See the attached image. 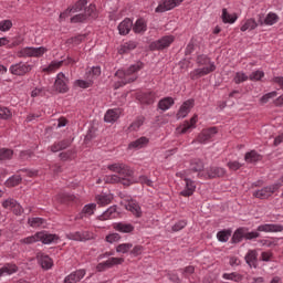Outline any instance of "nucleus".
I'll return each instance as SVG.
<instances>
[{"label":"nucleus","mask_w":283,"mask_h":283,"mask_svg":"<svg viewBox=\"0 0 283 283\" xmlns=\"http://www.w3.org/2000/svg\"><path fill=\"white\" fill-rule=\"evenodd\" d=\"M196 63L199 67L189 73L191 81H198V78H202V76H207L216 70V62L211 61L208 55H198Z\"/></svg>","instance_id":"f257e3e1"},{"label":"nucleus","mask_w":283,"mask_h":283,"mask_svg":"<svg viewBox=\"0 0 283 283\" xmlns=\"http://www.w3.org/2000/svg\"><path fill=\"white\" fill-rule=\"evenodd\" d=\"M143 67H145V63L138 61L125 70H118L115 73V76L122 80V85H127L128 83H134V81L138 78V75H136V73L140 72Z\"/></svg>","instance_id":"f03ea898"},{"label":"nucleus","mask_w":283,"mask_h":283,"mask_svg":"<svg viewBox=\"0 0 283 283\" xmlns=\"http://www.w3.org/2000/svg\"><path fill=\"white\" fill-rule=\"evenodd\" d=\"M107 169L109 171H113L114 174H118L117 176L123 179V185L125 187H129V185L134 184V180H132V176H134V170L129 168L126 164L116 163L107 166Z\"/></svg>","instance_id":"7ed1b4c3"},{"label":"nucleus","mask_w":283,"mask_h":283,"mask_svg":"<svg viewBox=\"0 0 283 283\" xmlns=\"http://www.w3.org/2000/svg\"><path fill=\"white\" fill-rule=\"evenodd\" d=\"M45 52H48V48L45 46H25L17 52V56L18 59H40V56H43Z\"/></svg>","instance_id":"20e7f679"},{"label":"nucleus","mask_w":283,"mask_h":283,"mask_svg":"<svg viewBox=\"0 0 283 283\" xmlns=\"http://www.w3.org/2000/svg\"><path fill=\"white\" fill-rule=\"evenodd\" d=\"M53 92L57 94H67L70 92V77L65 76V73L60 72L56 74Z\"/></svg>","instance_id":"39448f33"},{"label":"nucleus","mask_w":283,"mask_h":283,"mask_svg":"<svg viewBox=\"0 0 283 283\" xmlns=\"http://www.w3.org/2000/svg\"><path fill=\"white\" fill-rule=\"evenodd\" d=\"M9 72L13 76H25V74H30V72H32V65L28 62L20 61L15 64H11Z\"/></svg>","instance_id":"423d86ee"},{"label":"nucleus","mask_w":283,"mask_h":283,"mask_svg":"<svg viewBox=\"0 0 283 283\" xmlns=\"http://www.w3.org/2000/svg\"><path fill=\"white\" fill-rule=\"evenodd\" d=\"M174 41H176L174 35H164L159 40L151 42L149 49L153 52L167 50V48H169Z\"/></svg>","instance_id":"0eeeda50"},{"label":"nucleus","mask_w":283,"mask_h":283,"mask_svg":"<svg viewBox=\"0 0 283 283\" xmlns=\"http://www.w3.org/2000/svg\"><path fill=\"white\" fill-rule=\"evenodd\" d=\"M66 238L74 242H90V240H94V233L91 231H75L66 233Z\"/></svg>","instance_id":"6e6552de"},{"label":"nucleus","mask_w":283,"mask_h":283,"mask_svg":"<svg viewBox=\"0 0 283 283\" xmlns=\"http://www.w3.org/2000/svg\"><path fill=\"white\" fill-rule=\"evenodd\" d=\"M277 191V185H271V186H265L259 190H255L253 192L254 198H259V200H268V198H271L274 192Z\"/></svg>","instance_id":"1a4fd4ad"},{"label":"nucleus","mask_w":283,"mask_h":283,"mask_svg":"<svg viewBox=\"0 0 283 283\" xmlns=\"http://www.w3.org/2000/svg\"><path fill=\"white\" fill-rule=\"evenodd\" d=\"M123 262H125V259H123V258H109L108 260L98 263L96 265V271L98 273H103L104 271H107V269H113V266L123 264Z\"/></svg>","instance_id":"9d476101"},{"label":"nucleus","mask_w":283,"mask_h":283,"mask_svg":"<svg viewBox=\"0 0 283 283\" xmlns=\"http://www.w3.org/2000/svg\"><path fill=\"white\" fill-rule=\"evenodd\" d=\"M182 0H161L157 8L155 9V12L163 13V12H169V10H174V8H178Z\"/></svg>","instance_id":"9b49d317"},{"label":"nucleus","mask_w":283,"mask_h":283,"mask_svg":"<svg viewBox=\"0 0 283 283\" xmlns=\"http://www.w3.org/2000/svg\"><path fill=\"white\" fill-rule=\"evenodd\" d=\"M218 134L217 127H210L202 129L201 133L197 137V143H200L201 145H207L211 138H213Z\"/></svg>","instance_id":"f8f14e48"},{"label":"nucleus","mask_w":283,"mask_h":283,"mask_svg":"<svg viewBox=\"0 0 283 283\" xmlns=\"http://www.w3.org/2000/svg\"><path fill=\"white\" fill-rule=\"evenodd\" d=\"M256 231L262 233H282L283 226L280 223H264L258 226Z\"/></svg>","instance_id":"ddd939ff"},{"label":"nucleus","mask_w":283,"mask_h":283,"mask_svg":"<svg viewBox=\"0 0 283 283\" xmlns=\"http://www.w3.org/2000/svg\"><path fill=\"white\" fill-rule=\"evenodd\" d=\"M85 6H87V0L76 1L74 6L69 7L63 13L60 14V19H65V17L69 14H76V12H81Z\"/></svg>","instance_id":"4468645a"},{"label":"nucleus","mask_w":283,"mask_h":283,"mask_svg":"<svg viewBox=\"0 0 283 283\" xmlns=\"http://www.w3.org/2000/svg\"><path fill=\"white\" fill-rule=\"evenodd\" d=\"M193 105H195L193 99H188V101L184 102L177 113L178 120H180V118H187V116H189V113L191 112V109H193Z\"/></svg>","instance_id":"2eb2a0df"},{"label":"nucleus","mask_w":283,"mask_h":283,"mask_svg":"<svg viewBox=\"0 0 283 283\" xmlns=\"http://www.w3.org/2000/svg\"><path fill=\"white\" fill-rule=\"evenodd\" d=\"M38 240L42 242V244H52L59 242V235L51 234L48 231H40L38 232Z\"/></svg>","instance_id":"dca6fc26"},{"label":"nucleus","mask_w":283,"mask_h":283,"mask_svg":"<svg viewBox=\"0 0 283 283\" xmlns=\"http://www.w3.org/2000/svg\"><path fill=\"white\" fill-rule=\"evenodd\" d=\"M125 209L127 211H130L135 218H143V209L140 208V205L134 199H130L126 205Z\"/></svg>","instance_id":"f3484780"},{"label":"nucleus","mask_w":283,"mask_h":283,"mask_svg":"<svg viewBox=\"0 0 283 283\" xmlns=\"http://www.w3.org/2000/svg\"><path fill=\"white\" fill-rule=\"evenodd\" d=\"M186 182L185 189L179 192V196H184V198H190V196H193L196 193V181L185 178Z\"/></svg>","instance_id":"a211bd4d"},{"label":"nucleus","mask_w":283,"mask_h":283,"mask_svg":"<svg viewBox=\"0 0 283 283\" xmlns=\"http://www.w3.org/2000/svg\"><path fill=\"white\" fill-rule=\"evenodd\" d=\"M133 25H134V21H132V19L129 18L124 19L117 27V30L120 36H127V34L132 32Z\"/></svg>","instance_id":"6ab92c4d"},{"label":"nucleus","mask_w":283,"mask_h":283,"mask_svg":"<svg viewBox=\"0 0 283 283\" xmlns=\"http://www.w3.org/2000/svg\"><path fill=\"white\" fill-rule=\"evenodd\" d=\"M85 270H76L64 277V283H78L85 277Z\"/></svg>","instance_id":"aec40b11"},{"label":"nucleus","mask_w":283,"mask_h":283,"mask_svg":"<svg viewBox=\"0 0 283 283\" xmlns=\"http://www.w3.org/2000/svg\"><path fill=\"white\" fill-rule=\"evenodd\" d=\"M196 123H198V115H193L190 120H186L182 126L178 128L180 134H187L191 132V129H196Z\"/></svg>","instance_id":"412c9836"},{"label":"nucleus","mask_w":283,"mask_h":283,"mask_svg":"<svg viewBox=\"0 0 283 283\" xmlns=\"http://www.w3.org/2000/svg\"><path fill=\"white\" fill-rule=\"evenodd\" d=\"M120 108H111L104 115L105 123H116L120 118Z\"/></svg>","instance_id":"4be33fe9"},{"label":"nucleus","mask_w":283,"mask_h":283,"mask_svg":"<svg viewBox=\"0 0 283 283\" xmlns=\"http://www.w3.org/2000/svg\"><path fill=\"white\" fill-rule=\"evenodd\" d=\"M133 32L135 34H145L147 32V21L145 19L139 18L133 23Z\"/></svg>","instance_id":"5701e85b"},{"label":"nucleus","mask_w":283,"mask_h":283,"mask_svg":"<svg viewBox=\"0 0 283 283\" xmlns=\"http://www.w3.org/2000/svg\"><path fill=\"white\" fill-rule=\"evenodd\" d=\"M72 145V140L70 139H62L60 142H55L53 145L50 146V149L53 154L57 151H63V149H67Z\"/></svg>","instance_id":"b1692460"},{"label":"nucleus","mask_w":283,"mask_h":283,"mask_svg":"<svg viewBox=\"0 0 283 283\" xmlns=\"http://www.w3.org/2000/svg\"><path fill=\"white\" fill-rule=\"evenodd\" d=\"M174 105H176V101L174 99V97H164L158 102L157 107L161 112H167L168 109H171Z\"/></svg>","instance_id":"393cba45"},{"label":"nucleus","mask_w":283,"mask_h":283,"mask_svg":"<svg viewBox=\"0 0 283 283\" xmlns=\"http://www.w3.org/2000/svg\"><path fill=\"white\" fill-rule=\"evenodd\" d=\"M113 229L119 233H132L134 231V226L132 223L117 222L113 224Z\"/></svg>","instance_id":"a878e982"},{"label":"nucleus","mask_w":283,"mask_h":283,"mask_svg":"<svg viewBox=\"0 0 283 283\" xmlns=\"http://www.w3.org/2000/svg\"><path fill=\"white\" fill-rule=\"evenodd\" d=\"M206 174L208 178H220L227 174V170L220 167H209L206 169Z\"/></svg>","instance_id":"bb28decb"},{"label":"nucleus","mask_w":283,"mask_h":283,"mask_svg":"<svg viewBox=\"0 0 283 283\" xmlns=\"http://www.w3.org/2000/svg\"><path fill=\"white\" fill-rule=\"evenodd\" d=\"M39 264L42 269H44V271H50V269H52V266H54V262L52 261V259L46 255V254H41L39 256Z\"/></svg>","instance_id":"cd10ccee"},{"label":"nucleus","mask_w":283,"mask_h":283,"mask_svg":"<svg viewBox=\"0 0 283 283\" xmlns=\"http://www.w3.org/2000/svg\"><path fill=\"white\" fill-rule=\"evenodd\" d=\"M138 48V42L130 40L128 42H124L120 45L119 54H129L133 50H136Z\"/></svg>","instance_id":"c85d7f7f"},{"label":"nucleus","mask_w":283,"mask_h":283,"mask_svg":"<svg viewBox=\"0 0 283 283\" xmlns=\"http://www.w3.org/2000/svg\"><path fill=\"white\" fill-rule=\"evenodd\" d=\"M19 271V268L14 263H7L0 269V277H3V275H12L13 273H17Z\"/></svg>","instance_id":"c756f323"},{"label":"nucleus","mask_w":283,"mask_h":283,"mask_svg":"<svg viewBox=\"0 0 283 283\" xmlns=\"http://www.w3.org/2000/svg\"><path fill=\"white\" fill-rule=\"evenodd\" d=\"M245 262L251 268L256 269V266H258V252L255 250H250L245 254Z\"/></svg>","instance_id":"7c9ffc66"},{"label":"nucleus","mask_w":283,"mask_h":283,"mask_svg":"<svg viewBox=\"0 0 283 283\" xmlns=\"http://www.w3.org/2000/svg\"><path fill=\"white\" fill-rule=\"evenodd\" d=\"M149 144V138L147 137H140L136 139L135 142L130 143L128 145L129 149H143V147H146V145Z\"/></svg>","instance_id":"2f4dec72"},{"label":"nucleus","mask_w":283,"mask_h":283,"mask_svg":"<svg viewBox=\"0 0 283 283\" xmlns=\"http://www.w3.org/2000/svg\"><path fill=\"white\" fill-rule=\"evenodd\" d=\"M64 61H52L46 67H43L42 71L46 72L48 74H52L56 72V70L63 66Z\"/></svg>","instance_id":"473e14b6"},{"label":"nucleus","mask_w":283,"mask_h":283,"mask_svg":"<svg viewBox=\"0 0 283 283\" xmlns=\"http://www.w3.org/2000/svg\"><path fill=\"white\" fill-rule=\"evenodd\" d=\"M145 125V116H137L136 119L129 125L128 129L130 132H138L140 127Z\"/></svg>","instance_id":"72a5a7b5"},{"label":"nucleus","mask_w":283,"mask_h":283,"mask_svg":"<svg viewBox=\"0 0 283 283\" xmlns=\"http://www.w3.org/2000/svg\"><path fill=\"white\" fill-rule=\"evenodd\" d=\"M244 160H245V163H250V164L260 163V160H262V156L260 154H258V151L251 150L245 154Z\"/></svg>","instance_id":"f704fd0d"},{"label":"nucleus","mask_w":283,"mask_h":283,"mask_svg":"<svg viewBox=\"0 0 283 283\" xmlns=\"http://www.w3.org/2000/svg\"><path fill=\"white\" fill-rule=\"evenodd\" d=\"M94 211H96V203H87L77 218L83 219V216H94Z\"/></svg>","instance_id":"c9c22d12"},{"label":"nucleus","mask_w":283,"mask_h":283,"mask_svg":"<svg viewBox=\"0 0 283 283\" xmlns=\"http://www.w3.org/2000/svg\"><path fill=\"white\" fill-rule=\"evenodd\" d=\"M205 169V163H202L200 159L195 158L190 161V171H193L195 174H198Z\"/></svg>","instance_id":"e433bc0d"},{"label":"nucleus","mask_w":283,"mask_h":283,"mask_svg":"<svg viewBox=\"0 0 283 283\" xmlns=\"http://www.w3.org/2000/svg\"><path fill=\"white\" fill-rule=\"evenodd\" d=\"M255 28H258V22L255 21V19L250 18L243 22L240 30L241 32H247V30L251 31V30H255Z\"/></svg>","instance_id":"4c0bfd02"},{"label":"nucleus","mask_w":283,"mask_h":283,"mask_svg":"<svg viewBox=\"0 0 283 283\" xmlns=\"http://www.w3.org/2000/svg\"><path fill=\"white\" fill-rule=\"evenodd\" d=\"M142 103L144 105H154L156 103V93L154 92H146L142 95Z\"/></svg>","instance_id":"58836bf2"},{"label":"nucleus","mask_w":283,"mask_h":283,"mask_svg":"<svg viewBox=\"0 0 283 283\" xmlns=\"http://www.w3.org/2000/svg\"><path fill=\"white\" fill-rule=\"evenodd\" d=\"M12 156H14V150L10 148H0V163L12 160Z\"/></svg>","instance_id":"ea45409f"},{"label":"nucleus","mask_w":283,"mask_h":283,"mask_svg":"<svg viewBox=\"0 0 283 283\" xmlns=\"http://www.w3.org/2000/svg\"><path fill=\"white\" fill-rule=\"evenodd\" d=\"M245 238V228H238L233 235H232V242L234 244L240 243Z\"/></svg>","instance_id":"a19ab883"},{"label":"nucleus","mask_w":283,"mask_h":283,"mask_svg":"<svg viewBox=\"0 0 283 283\" xmlns=\"http://www.w3.org/2000/svg\"><path fill=\"white\" fill-rule=\"evenodd\" d=\"M221 19L223 23H235L238 21V15L229 13L227 9H222Z\"/></svg>","instance_id":"79ce46f5"},{"label":"nucleus","mask_w":283,"mask_h":283,"mask_svg":"<svg viewBox=\"0 0 283 283\" xmlns=\"http://www.w3.org/2000/svg\"><path fill=\"white\" fill-rule=\"evenodd\" d=\"M112 218H116V206L109 207L99 216V220H112Z\"/></svg>","instance_id":"37998d69"},{"label":"nucleus","mask_w":283,"mask_h":283,"mask_svg":"<svg viewBox=\"0 0 283 283\" xmlns=\"http://www.w3.org/2000/svg\"><path fill=\"white\" fill-rule=\"evenodd\" d=\"M45 223V219L43 218H29L28 219V224H30V227H32L33 229H39V227L43 226Z\"/></svg>","instance_id":"c03bdc74"},{"label":"nucleus","mask_w":283,"mask_h":283,"mask_svg":"<svg viewBox=\"0 0 283 283\" xmlns=\"http://www.w3.org/2000/svg\"><path fill=\"white\" fill-rule=\"evenodd\" d=\"M223 280H230L231 282H242V275L237 272L223 273Z\"/></svg>","instance_id":"a18cd8bd"},{"label":"nucleus","mask_w":283,"mask_h":283,"mask_svg":"<svg viewBox=\"0 0 283 283\" xmlns=\"http://www.w3.org/2000/svg\"><path fill=\"white\" fill-rule=\"evenodd\" d=\"M12 118V111L6 106H0V120H10Z\"/></svg>","instance_id":"49530a36"},{"label":"nucleus","mask_w":283,"mask_h":283,"mask_svg":"<svg viewBox=\"0 0 283 283\" xmlns=\"http://www.w3.org/2000/svg\"><path fill=\"white\" fill-rule=\"evenodd\" d=\"M229 238H231V230H221L217 233L219 242H229Z\"/></svg>","instance_id":"de8ad7c7"},{"label":"nucleus","mask_w":283,"mask_h":283,"mask_svg":"<svg viewBox=\"0 0 283 283\" xmlns=\"http://www.w3.org/2000/svg\"><path fill=\"white\" fill-rule=\"evenodd\" d=\"M277 21H280V17H277L275 13H269L264 18L265 25H275V23H277Z\"/></svg>","instance_id":"09e8293b"},{"label":"nucleus","mask_w":283,"mask_h":283,"mask_svg":"<svg viewBox=\"0 0 283 283\" xmlns=\"http://www.w3.org/2000/svg\"><path fill=\"white\" fill-rule=\"evenodd\" d=\"M97 203L101 205V207H105L112 202V197L109 195H98L96 197Z\"/></svg>","instance_id":"8fccbe9b"},{"label":"nucleus","mask_w":283,"mask_h":283,"mask_svg":"<svg viewBox=\"0 0 283 283\" xmlns=\"http://www.w3.org/2000/svg\"><path fill=\"white\" fill-rule=\"evenodd\" d=\"M36 242H39V232L20 240V244H34Z\"/></svg>","instance_id":"3c124183"},{"label":"nucleus","mask_w":283,"mask_h":283,"mask_svg":"<svg viewBox=\"0 0 283 283\" xmlns=\"http://www.w3.org/2000/svg\"><path fill=\"white\" fill-rule=\"evenodd\" d=\"M84 17H86V20H88L90 17L94 19V17H96V6L90 4L88 7L84 8Z\"/></svg>","instance_id":"603ef678"},{"label":"nucleus","mask_w":283,"mask_h":283,"mask_svg":"<svg viewBox=\"0 0 283 283\" xmlns=\"http://www.w3.org/2000/svg\"><path fill=\"white\" fill-rule=\"evenodd\" d=\"M248 78L249 76L244 72H237L233 82L235 85H240V83H244Z\"/></svg>","instance_id":"864d4df0"},{"label":"nucleus","mask_w":283,"mask_h":283,"mask_svg":"<svg viewBox=\"0 0 283 283\" xmlns=\"http://www.w3.org/2000/svg\"><path fill=\"white\" fill-rule=\"evenodd\" d=\"M134 244L132 243H122L116 247V252L117 253H129Z\"/></svg>","instance_id":"5fc2aeb1"},{"label":"nucleus","mask_w":283,"mask_h":283,"mask_svg":"<svg viewBox=\"0 0 283 283\" xmlns=\"http://www.w3.org/2000/svg\"><path fill=\"white\" fill-rule=\"evenodd\" d=\"M104 180L111 185H116L117 182L123 185V179L118 175H108L104 178Z\"/></svg>","instance_id":"6e6d98bb"},{"label":"nucleus","mask_w":283,"mask_h":283,"mask_svg":"<svg viewBox=\"0 0 283 283\" xmlns=\"http://www.w3.org/2000/svg\"><path fill=\"white\" fill-rule=\"evenodd\" d=\"M22 180L21 175H13L7 180V184L9 187H17Z\"/></svg>","instance_id":"4d7b16f0"},{"label":"nucleus","mask_w":283,"mask_h":283,"mask_svg":"<svg viewBox=\"0 0 283 283\" xmlns=\"http://www.w3.org/2000/svg\"><path fill=\"white\" fill-rule=\"evenodd\" d=\"M262 78H264V71H253L250 75H249V80L250 81H262Z\"/></svg>","instance_id":"13d9d810"},{"label":"nucleus","mask_w":283,"mask_h":283,"mask_svg":"<svg viewBox=\"0 0 283 283\" xmlns=\"http://www.w3.org/2000/svg\"><path fill=\"white\" fill-rule=\"evenodd\" d=\"M12 29V20L0 21V32H8Z\"/></svg>","instance_id":"bf43d9fd"},{"label":"nucleus","mask_w":283,"mask_h":283,"mask_svg":"<svg viewBox=\"0 0 283 283\" xmlns=\"http://www.w3.org/2000/svg\"><path fill=\"white\" fill-rule=\"evenodd\" d=\"M17 200L13 198H8L2 202V207L4 209H10L11 211L14 209V206L17 205Z\"/></svg>","instance_id":"052dcab7"},{"label":"nucleus","mask_w":283,"mask_h":283,"mask_svg":"<svg viewBox=\"0 0 283 283\" xmlns=\"http://www.w3.org/2000/svg\"><path fill=\"white\" fill-rule=\"evenodd\" d=\"M85 21H87V18L84 13H78L71 18V23H85Z\"/></svg>","instance_id":"680f3d73"},{"label":"nucleus","mask_w":283,"mask_h":283,"mask_svg":"<svg viewBox=\"0 0 283 283\" xmlns=\"http://www.w3.org/2000/svg\"><path fill=\"white\" fill-rule=\"evenodd\" d=\"M74 85L81 87L82 90H87V87H92V81L76 80Z\"/></svg>","instance_id":"e2e57ef3"},{"label":"nucleus","mask_w":283,"mask_h":283,"mask_svg":"<svg viewBox=\"0 0 283 283\" xmlns=\"http://www.w3.org/2000/svg\"><path fill=\"white\" fill-rule=\"evenodd\" d=\"M83 41H85V35H76L74 38L69 39L67 43L72 44V45H81V43H83Z\"/></svg>","instance_id":"0e129e2a"},{"label":"nucleus","mask_w":283,"mask_h":283,"mask_svg":"<svg viewBox=\"0 0 283 283\" xmlns=\"http://www.w3.org/2000/svg\"><path fill=\"white\" fill-rule=\"evenodd\" d=\"M185 227H187V220H179L172 226L171 229L174 232H178V231H182Z\"/></svg>","instance_id":"69168bd1"},{"label":"nucleus","mask_w":283,"mask_h":283,"mask_svg":"<svg viewBox=\"0 0 283 283\" xmlns=\"http://www.w3.org/2000/svg\"><path fill=\"white\" fill-rule=\"evenodd\" d=\"M275 96H277V92L272 91V92L263 95L260 101H261V103L266 104V103H269V101H271V98H275Z\"/></svg>","instance_id":"338daca9"},{"label":"nucleus","mask_w":283,"mask_h":283,"mask_svg":"<svg viewBox=\"0 0 283 283\" xmlns=\"http://www.w3.org/2000/svg\"><path fill=\"white\" fill-rule=\"evenodd\" d=\"M118 240H120V234L118 233H111L106 235V242L109 244H114V242H118Z\"/></svg>","instance_id":"774afa93"}]
</instances>
